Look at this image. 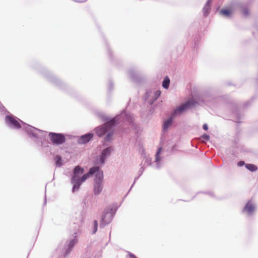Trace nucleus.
<instances>
[{"label":"nucleus","mask_w":258,"mask_h":258,"mask_svg":"<svg viewBox=\"0 0 258 258\" xmlns=\"http://www.w3.org/2000/svg\"><path fill=\"white\" fill-rule=\"evenodd\" d=\"M84 172V169L78 166L75 167L74 172V175L72 178V182L74 184L73 191L78 190L81 184L80 175Z\"/></svg>","instance_id":"f257e3e1"},{"label":"nucleus","mask_w":258,"mask_h":258,"mask_svg":"<svg viewBox=\"0 0 258 258\" xmlns=\"http://www.w3.org/2000/svg\"><path fill=\"white\" fill-rule=\"evenodd\" d=\"M103 172L102 171H98L96 174L95 183L94 185V192L95 195L99 194L103 189Z\"/></svg>","instance_id":"f03ea898"},{"label":"nucleus","mask_w":258,"mask_h":258,"mask_svg":"<svg viewBox=\"0 0 258 258\" xmlns=\"http://www.w3.org/2000/svg\"><path fill=\"white\" fill-rule=\"evenodd\" d=\"M115 121L112 119L107 122L102 126L96 127L95 128V132L98 136L101 137L104 135L106 132L109 131L111 127L114 124Z\"/></svg>","instance_id":"7ed1b4c3"},{"label":"nucleus","mask_w":258,"mask_h":258,"mask_svg":"<svg viewBox=\"0 0 258 258\" xmlns=\"http://www.w3.org/2000/svg\"><path fill=\"white\" fill-rule=\"evenodd\" d=\"M196 102L193 99H190L187 101L185 103H183L178 106L173 112L172 115L175 116L178 114H181L183 111L188 108L191 106H194Z\"/></svg>","instance_id":"20e7f679"},{"label":"nucleus","mask_w":258,"mask_h":258,"mask_svg":"<svg viewBox=\"0 0 258 258\" xmlns=\"http://www.w3.org/2000/svg\"><path fill=\"white\" fill-rule=\"evenodd\" d=\"M49 137L52 143L55 145H60L66 141L65 136L61 134L50 133Z\"/></svg>","instance_id":"39448f33"},{"label":"nucleus","mask_w":258,"mask_h":258,"mask_svg":"<svg viewBox=\"0 0 258 258\" xmlns=\"http://www.w3.org/2000/svg\"><path fill=\"white\" fill-rule=\"evenodd\" d=\"M6 121L9 125L16 128H20L21 127L19 121L13 116L7 115L6 117Z\"/></svg>","instance_id":"423d86ee"},{"label":"nucleus","mask_w":258,"mask_h":258,"mask_svg":"<svg viewBox=\"0 0 258 258\" xmlns=\"http://www.w3.org/2000/svg\"><path fill=\"white\" fill-rule=\"evenodd\" d=\"M101 171L99 167H93L90 169L89 173L84 174L81 178V183L84 182L89 176L90 174H93L97 172Z\"/></svg>","instance_id":"0eeeda50"},{"label":"nucleus","mask_w":258,"mask_h":258,"mask_svg":"<svg viewBox=\"0 0 258 258\" xmlns=\"http://www.w3.org/2000/svg\"><path fill=\"white\" fill-rule=\"evenodd\" d=\"M254 210V206L251 201H249L243 209V211L248 214H251Z\"/></svg>","instance_id":"6e6552de"},{"label":"nucleus","mask_w":258,"mask_h":258,"mask_svg":"<svg viewBox=\"0 0 258 258\" xmlns=\"http://www.w3.org/2000/svg\"><path fill=\"white\" fill-rule=\"evenodd\" d=\"M93 135L92 134H88L82 136L79 139V143L80 144H85L88 142L92 138Z\"/></svg>","instance_id":"1a4fd4ad"},{"label":"nucleus","mask_w":258,"mask_h":258,"mask_svg":"<svg viewBox=\"0 0 258 258\" xmlns=\"http://www.w3.org/2000/svg\"><path fill=\"white\" fill-rule=\"evenodd\" d=\"M111 151V149L110 148H107L103 151L102 154H101V163H104V158H105L106 156H107L110 154Z\"/></svg>","instance_id":"9d476101"},{"label":"nucleus","mask_w":258,"mask_h":258,"mask_svg":"<svg viewBox=\"0 0 258 258\" xmlns=\"http://www.w3.org/2000/svg\"><path fill=\"white\" fill-rule=\"evenodd\" d=\"M107 215V214H105V215H103L102 217V219L100 222V226L101 227H104L106 224H108L110 221L111 219L110 218H107L106 219V216Z\"/></svg>","instance_id":"9b49d317"},{"label":"nucleus","mask_w":258,"mask_h":258,"mask_svg":"<svg viewBox=\"0 0 258 258\" xmlns=\"http://www.w3.org/2000/svg\"><path fill=\"white\" fill-rule=\"evenodd\" d=\"M233 12L232 9H222L220 10V14L225 17H230Z\"/></svg>","instance_id":"f8f14e48"},{"label":"nucleus","mask_w":258,"mask_h":258,"mask_svg":"<svg viewBox=\"0 0 258 258\" xmlns=\"http://www.w3.org/2000/svg\"><path fill=\"white\" fill-rule=\"evenodd\" d=\"M245 166L248 170L252 172L255 171L257 169L256 166L252 164H246Z\"/></svg>","instance_id":"ddd939ff"},{"label":"nucleus","mask_w":258,"mask_h":258,"mask_svg":"<svg viewBox=\"0 0 258 258\" xmlns=\"http://www.w3.org/2000/svg\"><path fill=\"white\" fill-rule=\"evenodd\" d=\"M170 84V80L168 77H166L164 78L163 83L162 86L166 89H168Z\"/></svg>","instance_id":"4468645a"},{"label":"nucleus","mask_w":258,"mask_h":258,"mask_svg":"<svg viewBox=\"0 0 258 258\" xmlns=\"http://www.w3.org/2000/svg\"><path fill=\"white\" fill-rule=\"evenodd\" d=\"M172 121V117H171L169 119H168V120H166L164 123L163 129L164 130H167L169 127V126L171 124Z\"/></svg>","instance_id":"2eb2a0df"},{"label":"nucleus","mask_w":258,"mask_h":258,"mask_svg":"<svg viewBox=\"0 0 258 258\" xmlns=\"http://www.w3.org/2000/svg\"><path fill=\"white\" fill-rule=\"evenodd\" d=\"M77 242V240L76 239H74L72 240L69 244V247L70 249H71L73 246L76 244V243Z\"/></svg>","instance_id":"dca6fc26"},{"label":"nucleus","mask_w":258,"mask_h":258,"mask_svg":"<svg viewBox=\"0 0 258 258\" xmlns=\"http://www.w3.org/2000/svg\"><path fill=\"white\" fill-rule=\"evenodd\" d=\"M55 161L56 164L57 165L60 166L62 165L61 158L60 157L57 156L55 158Z\"/></svg>","instance_id":"f3484780"},{"label":"nucleus","mask_w":258,"mask_h":258,"mask_svg":"<svg viewBox=\"0 0 258 258\" xmlns=\"http://www.w3.org/2000/svg\"><path fill=\"white\" fill-rule=\"evenodd\" d=\"M162 151V148H159L157 151V152L156 153V160L157 161H159L160 160V158H159V156H160V154L161 153Z\"/></svg>","instance_id":"a211bd4d"},{"label":"nucleus","mask_w":258,"mask_h":258,"mask_svg":"<svg viewBox=\"0 0 258 258\" xmlns=\"http://www.w3.org/2000/svg\"><path fill=\"white\" fill-rule=\"evenodd\" d=\"M97 227H98V222L96 220H95L94 221V229L93 230V233L94 234L96 233V232L97 230Z\"/></svg>","instance_id":"6ab92c4d"},{"label":"nucleus","mask_w":258,"mask_h":258,"mask_svg":"<svg viewBox=\"0 0 258 258\" xmlns=\"http://www.w3.org/2000/svg\"><path fill=\"white\" fill-rule=\"evenodd\" d=\"M202 137L203 139H205L206 140H207V141H208V140H210V136H209V135H207V134H204V135H203L202 136Z\"/></svg>","instance_id":"aec40b11"},{"label":"nucleus","mask_w":258,"mask_h":258,"mask_svg":"<svg viewBox=\"0 0 258 258\" xmlns=\"http://www.w3.org/2000/svg\"><path fill=\"white\" fill-rule=\"evenodd\" d=\"M244 164H245V163H244V161H239V162H238L237 163V165H238V166H240H240H243V165H244Z\"/></svg>","instance_id":"412c9836"},{"label":"nucleus","mask_w":258,"mask_h":258,"mask_svg":"<svg viewBox=\"0 0 258 258\" xmlns=\"http://www.w3.org/2000/svg\"><path fill=\"white\" fill-rule=\"evenodd\" d=\"M161 92L160 91H157L155 92V95L156 96V98H157L159 96H160Z\"/></svg>","instance_id":"4be33fe9"},{"label":"nucleus","mask_w":258,"mask_h":258,"mask_svg":"<svg viewBox=\"0 0 258 258\" xmlns=\"http://www.w3.org/2000/svg\"><path fill=\"white\" fill-rule=\"evenodd\" d=\"M242 12L245 15H248V10L246 9H244L242 10Z\"/></svg>","instance_id":"5701e85b"},{"label":"nucleus","mask_w":258,"mask_h":258,"mask_svg":"<svg viewBox=\"0 0 258 258\" xmlns=\"http://www.w3.org/2000/svg\"><path fill=\"white\" fill-rule=\"evenodd\" d=\"M203 128H204V130H205V131L208 130V125H207V124H204L203 125Z\"/></svg>","instance_id":"b1692460"},{"label":"nucleus","mask_w":258,"mask_h":258,"mask_svg":"<svg viewBox=\"0 0 258 258\" xmlns=\"http://www.w3.org/2000/svg\"><path fill=\"white\" fill-rule=\"evenodd\" d=\"M130 256L131 258H137L134 254L131 253L130 254Z\"/></svg>","instance_id":"393cba45"},{"label":"nucleus","mask_w":258,"mask_h":258,"mask_svg":"<svg viewBox=\"0 0 258 258\" xmlns=\"http://www.w3.org/2000/svg\"><path fill=\"white\" fill-rule=\"evenodd\" d=\"M109 135H107V139H108Z\"/></svg>","instance_id":"a878e982"}]
</instances>
